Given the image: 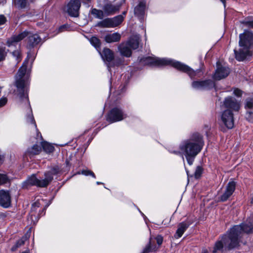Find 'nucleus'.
Instances as JSON below:
<instances>
[{
    "label": "nucleus",
    "mask_w": 253,
    "mask_h": 253,
    "mask_svg": "<svg viewBox=\"0 0 253 253\" xmlns=\"http://www.w3.org/2000/svg\"><path fill=\"white\" fill-rule=\"evenodd\" d=\"M204 145L202 136L199 133H195L189 138L183 140L179 144V148L183 152L188 164L192 165Z\"/></svg>",
    "instance_id": "obj_1"
},
{
    "label": "nucleus",
    "mask_w": 253,
    "mask_h": 253,
    "mask_svg": "<svg viewBox=\"0 0 253 253\" xmlns=\"http://www.w3.org/2000/svg\"><path fill=\"white\" fill-rule=\"evenodd\" d=\"M140 61L142 64L150 66H161L169 65L179 71L186 73L191 78L196 76L201 77L199 75V74L201 72L200 70L194 71L188 66L172 59L148 56L141 59Z\"/></svg>",
    "instance_id": "obj_2"
},
{
    "label": "nucleus",
    "mask_w": 253,
    "mask_h": 253,
    "mask_svg": "<svg viewBox=\"0 0 253 253\" xmlns=\"http://www.w3.org/2000/svg\"><path fill=\"white\" fill-rule=\"evenodd\" d=\"M239 38L240 48L238 51L234 50V52L236 59L241 61L251 56L250 49L253 46V32L245 30L240 34Z\"/></svg>",
    "instance_id": "obj_3"
},
{
    "label": "nucleus",
    "mask_w": 253,
    "mask_h": 253,
    "mask_svg": "<svg viewBox=\"0 0 253 253\" xmlns=\"http://www.w3.org/2000/svg\"><path fill=\"white\" fill-rule=\"evenodd\" d=\"M59 169L57 168H53L50 170L44 173V178L38 179L35 174H32L23 182V188H28L30 186H37L40 187H45L52 180L53 175L58 173Z\"/></svg>",
    "instance_id": "obj_4"
},
{
    "label": "nucleus",
    "mask_w": 253,
    "mask_h": 253,
    "mask_svg": "<svg viewBox=\"0 0 253 253\" xmlns=\"http://www.w3.org/2000/svg\"><path fill=\"white\" fill-rule=\"evenodd\" d=\"M238 246L237 239L228 231L215 242L212 253H224L227 250H230Z\"/></svg>",
    "instance_id": "obj_5"
},
{
    "label": "nucleus",
    "mask_w": 253,
    "mask_h": 253,
    "mask_svg": "<svg viewBox=\"0 0 253 253\" xmlns=\"http://www.w3.org/2000/svg\"><path fill=\"white\" fill-rule=\"evenodd\" d=\"M28 63L27 60H25L23 63L22 66L20 68L16 76L15 84L19 91L20 97L21 98H25L28 104H29L28 96L26 92H25V87L26 86V81L24 76L25 75L27 66L26 64Z\"/></svg>",
    "instance_id": "obj_6"
},
{
    "label": "nucleus",
    "mask_w": 253,
    "mask_h": 253,
    "mask_svg": "<svg viewBox=\"0 0 253 253\" xmlns=\"http://www.w3.org/2000/svg\"><path fill=\"white\" fill-rule=\"evenodd\" d=\"M234 238L237 239L238 245L241 242L244 233H251L253 232V224L250 222L234 226L229 231Z\"/></svg>",
    "instance_id": "obj_7"
},
{
    "label": "nucleus",
    "mask_w": 253,
    "mask_h": 253,
    "mask_svg": "<svg viewBox=\"0 0 253 253\" xmlns=\"http://www.w3.org/2000/svg\"><path fill=\"white\" fill-rule=\"evenodd\" d=\"M126 115L119 107L112 109L107 115L106 120L110 123L119 122L126 118Z\"/></svg>",
    "instance_id": "obj_8"
},
{
    "label": "nucleus",
    "mask_w": 253,
    "mask_h": 253,
    "mask_svg": "<svg viewBox=\"0 0 253 253\" xmlns=\"http://www.w3.org/2000/svg\"><path fill=\"white\" fill-rule=\"evenodd\" d=\"M217 68L213 75V79L220 80L227 77L230 73L229 68L225 66L221 65L219 62L216 63Z\"/></svg>",
    "instance_id": "obj_9"
},
{
    "label": "nucleus",
    "mask_w": 253,
    "mask_h": 253,
    "mask_svg": "<svg viewBox=\"0 0 253 253\" xmlns=\"http://www.w3.org/2000/svg\"><path fill=\"white\" fill-rule=\"evenodd\" d=\"M221 119L223 124L229 129L233 127L234 125V121L233 114L232 111L229 110L224 111L221 115Z\"/></svg>",
    "instance_id": "obj_10"
},
{
    "label": "nucleus",
    "mask_w": 253,
    "mask_h": 253,
    "mask_svg": "<svg viewBox=\"0 0 253 253\" xmlns=\"http://www.w3.org/2000/svg\"><path fill=\"white\" fill-rule=\"evenodd\" d=\"M81 6V2L79 0H71L67 5V12L69 14L73 17H78L79 11Z\"/></svg>",
    "instance_id": "obj_11"
},
{
    "label": "nucleus",
    "mask_w": 253,
    "mask_h": 253,
    "mask_svg": "<svg viewBox=\"0 0 253 253\" xmlns=\"http://www.w3.org/2000/svg\"><path fill=\"white\" fill-rule=\"evenodd\" d=\"M192 87L196 89H209L214 86V84L211 80L203 81H194L192 84Z\"/></svg>",
    "instance_id": "obj_12"
},
{
    "label": "nucleus",
    "mask_w": 253,
    "mask_h": 253,
    "mask_svg": "<svg viewBox=\"0 0 253 253\" xmlns=\"http://www.w3.org/2000/svg\"><path fill=\"white\" fill-rule=\"evenodd\" d=\"M224 106L227 110L238 111L240 108V104L234 98L229 97L225 99Z\"/></svg>",
    "instance_id": "obj_13"
},
{
    "label": "nucleus",
    "mask_w": 253,
    "mask_h": 253,
    "mask_svg": "<svg viewBox=\"0 0 253 253\" xmlns=\"http://www.w3.org/2000/svg\"><path fill=\"white\" fill-rule=\"evenodd\" d=\"M236 182L234 181H229L226 186L224 192L220 197V200L226 201L233 194L235 191Z\"/></svg>",
    "instance_id": "obj_14"
},
{
    "label": "nucleus",
    "mask_w": 253,
    "mask_h": 253,
    "mask_svg": "<svg viewBox=\"0 0 253 253\" xmlns=\"http://www.w3.org/2000/svg\"><path fill=\"white\" fill-rule=\"evenodd\" d=\"M11 204V197L8 191L0 190V206L8 208Z\"/></svg>",
    "instance_id": "obj_15"
},
{
    "label": "nucleus",
    "mask_w": 253,
    "mask_h": 253,
    "mask_svg": "<svg viewBox=\"0 0 253 253\" xmlns=\"http://www.w3.org/2000/svg\"><path fill=\"white\" fill-rule=\"evenodd\" d=\"M28 36V32L24 31L18 35H14L9 39L7 41V44L9 47L16 46L18 42Z\"/></svg>",
    "instance_id": "obj_16"
},
{
    "label": "nucleus",
    "mask_w": 253,
    "mask_h": 253,
    "mask_svg": "<svg viewBox=\"0 0 253 253\" xmlns=\"http://www.w3.org/2000/svg\"><path fill=\"white\" fill-rule=\"evenodd\" d=\"M119 5L113 4L110 2H107L102 7L103 12L106 15L115 14L119 10Z\"/></svg>",
    "instance_id": "obj_17"
},
{
    "label": "nucleus",
    "mask_w": 253,
    "mask_h": 253,
    "mask_svg": "<svg viewBox=\"0 0 253 253\" xmlns=\"http://www.w3.org/2000/svg\"><path fill=\"white\" fill-rule=\"evenodd\" d=\"M100 54L102 59L108 62V68L110 70V66L109 65L110 62L114 59L113 51L108 48H105L103 50L102 53L101 54L100 52Z\"/></svg>",
    "instance_id": "obj_18"
},
{
    "label": "nucleus",
    "mask_w": 253,
    "mask_h": 253,
    "mask_svg": "<svg viewBox=\"0 0 253 253\" xmlns=\"http://www.w3.org/2000/svg\"><path fill=\"white\" fill-rule=\"evenodd\" d=\"M191 224L190 222L187 221L179 223L177 226V229L174 235V238L176 239L180 238Z\"/></svg>",
    "instance_id": "obj_19"
},
{
    "label": "nucleus",
    "mask_w": 253,
    "mask_h": 253,
    "mask_svg": "<svg viewBox=\"0 0 253 253\" xmlns=\"http://www.w3.org/2000/svg\"><path fill=\"white\" fill-rule=\"evenodd\" d=\"M146 9V1L142 0L139 2L138 4L134 8V14L140 19H141L144 15Z\"/></svg>",
    "instance_id": "obj_20"
},
{
    "label": "nucleus",
    "mask_w": 253,
    "mask_h": 253,
    "mask_svg": "<svg viewBox=\"0 0 253 253\" xmlns=\"http://www.w3.org/2000/svg\"><path fill=\"white\" fill-rule=\"evenodd\" d=\"M118 50L121 54L124 56L129 57L131 55V48L126 43V42H123L118 46Z\"/></svg>",
    "instance_id": "obj_21"
},
{
    "label": "nucleus",
    "mask_w": 253,
    "mask_h": 253,
    "mask_svg": "<svg viewBox=\"0 0 253 253\" xmlns=\"http://www.w3.org/2000/svg\"><path fill=\"white\" fill-rule=\"evenodd\" d=\"M39 207V204L38 203H35L32 205L30 214L28 217V220L31 224H35L39 220V217L37 216L35 213L37 208Z\"/></svg>",
    "instance_id": "obj_22"
},
{
    "label": "nucleus",
    "mask_w": 253,
    "mask_h": 253,
    "mask_svg": "<svg viewBox=\"0 0 253 253\" xmlns=\"http://www.w3.org/2000/svg\"><path fill=\"white\" fill-rule=\"evenodd\" d=\"M105 41L107 43L118 42L121 39V35L117 32L112 34H108L105 36Z\"/></svg>",
    "instance_id": "obj_23"
},
{
    "label": "nucleus",
    "mask_w": 253,
    "mask_h": 253,
    "mask_svg": "<svg viewBox=\"0 0 253 253\" xmlns=\"http://www.w3.org/2000/svg\"><path fill=\"white\" fill-rule=\"evenodd\" d=\"M140 37L138 35H134L130 38L126 43L132 49H137L139 46Z\"/></svg>",
    "instance_id": "obj_24"
},
{
    "label": "nucleus",
    "mask_w": 253,
    "mask_h": 253,
    "mask_svg": "<svg viewBox=\"0 0 253 253\" xmlns=\"http://www.w3.org/2000/svg\"><path fill=\"white\" fill-rule=\"evenodd\" d=\"M41 41V39L37 34H33L28 37V45L29 47H34L39 44Z\"/></svg>",
    "instance_id": "obj_25"
},
{
    "label": "nucleus",
    "mask_w": 253,
    "mask_h": 253,
    "mask_svg": "<svg viewBox=\"0 0 253 253\" xmlns=\"http://www.w3.org/2000/svg\"><path fill=\"white\" fill-rule=\"evenodd\" d=\"M41 150V148L40 146H38L37 144H35L27 150L26 154L29 156L37 155L40 153Z\"/></svg>",
    "instance_id": "obj_26"
},
{
    "label": "nucleus",
    "mask_w": 253,
    "mask_h": 253,
    "mask_svg": "<svg viewBox=\"0 0 253 253\" xmlns=\"http://www.w3.org/2000/svg\"><path fill=\"white\" fill-rule=\"evenodd\" d=\"M111 18H106L99 22L97 26L101 28H113Z\"/></svg>",
    "instance_id": "obj_27"
},
{
    "label": "nucleus",
    "mask_w": 253,
    "mask_h": 253,
    "mask_svg": "<svg viewBox=\"0 0 253 253\" xmlns=\"http://www.w3.org/2000/svg\"><path fill=\"white\" fill-rule=\"evenodd\" d=\"M157 246L152 247V238H150L148 244L145 247L143 250L142 253H149L156 252L158 250Z\"/></svg>",
    "instance_id": "obj_28"
},
{
    "label": "nucleus",
    "mask_w": 253,
    "mask_h": 253,
    "mask_svg": "<svg viewBox=\"0 0 253 253\" xmlns=\"http://www.w3.org/2000/svg\"><path fill=\"white\" fill-rule=\"evenodd\" d=\"M30 114L26 116V121L28 123H29L33 126V127L35 128L37 131H38L37 127L36 122L34 120L33 114L32 113L31 109H30Z\"/></svg>",
    "instance_id": "obj_29"
},
{
    "label": "nucleus",
    "mask_w": 253,
    "mask_h": 253,
    "mask_svg": "<svg viewBox=\"0 0 253 253\" xmlns=\"http://www.w3.org/2000/svg\"><path fill=\"white\" fill-rule=\"evenodd\" d=\"M113 28L115 27L120 25L123 21L124 17L122 15H118L113 18H111Z\"/></svg>",
    "instance_id": "obj_30"
},
{
    "label": "nucleus",
    "mask_w": 253,
    "mask_h": 253,
    "mask_svg": "<svg viewBox=\"0 0 253 253\" xmlns=\"http://www.w3.org/2000/svg\"><path fill=\"white\" fill-rule=\"evenodd\" d=\"M41 145L44 151L46 153H51L54 150V147L47 142H42Z\"/></svg>",
    "instance_id": "obj_31"
},
{
    "label": "nucleus",
    "mask_w": 253,
    "mask_h": 253,
    "mask_svg": "<svg viewBox=\"0 0 253 253\" xmlns=\"http://www.w3.org/2000/svg\"><path fill=\"white\" fill-rule=\"evenodd\" d=\"M103 10H98L95 8H93L91 10V14L93 15L95 17L98 19H102L104 16Z\"/></svg>",
    "instance_id": "obj_32"
},
{
    "label": "nucleus",
    "mask_w": 253,
    "mask_h": 253,
    "mask_svg": "<svg viewBox=\"0 0 253 253\" xmlns=\"http://www.w3.org/2000/svg\"><path fill=\"white\" fill-rule=\"evenodd\" d=\"M245 108L246 110L253 111V98H247L245 103Z\"/></svg>",
    "instance_id": "obj_33"
},
{
    "label": "nucleus",
    "mask_w": 253,
    "mask_h": 253,
    "mask_svg": "<svg viewBox=\"0 0 253 253\" xmlns=\"http://www.w3.org/2000/svg\"><path fill=\"white\" fill-rule=\"evenodd\" d=\"M27 239L28 238L26 236L23 237L21 239H20L16 242L15 246L12 248V250L14 251L16 250L17 248L23 245L25 243V242L27 240Z\"/></svg>",
    "instance_id": "obj_34"
},
{
    "label": "nucleus",
    "mask_w": 253,
    "mask_h": 253,
    "mask_svg": "<svg viewBox=\"0 0 253 253\" xmlns=\"http://www.w3.org/2000/svg\"><path fill=\"white\" fill-rule=\"evenodd\" d=\"M90 42L96 48H99L100 46V41L96 37H92L90 38Z\"/></svg>",
    "instance_id": "obj_35"
},
{
    "label": "nucleus",
    "mask_w": 253,
    "mask_h": 253,
    "mask_svg": "<svg viewBox=\"0 0 253 253\" xmlns=\"http://www.w3.org/2000/svg\"><path fill=\"white\" fill-rule=\"evenodd\" d=\"M12 54L15 58L17 63L19 62L21 60V55L20 51L19 50H15L12 52Z\"/></svg>",
    "instance_id": "obj_36"
},
{
    "label": "nucleus",
    "mask_w": 253,
    "mask_h": 253,
    "mask_svg": "<svg viewBox=\"0 0 253 253\" xmlns=\"http://www.w3.org/2000/svg\"><path fill=\"white\" fill-rule=\"evenodd\" d=\"M246 119L251 123L253 122V112L251 110H247L246 114Z\"/></svg>",
    "instance_id": "obj_37"
},
{
    "label": "nucleus",
    "mask_w": 253,
    "mask_h": 253,
    "mask_svg": "<svg viewBox=\"0 0 253 253\" xmlns=\"http://www.w3.org/2000/svg\"><path fill=\"white\" fill-rule=\"evenodd\" d=\"M203 172V169L201 167L198 166L197 167L194 173V176L196 178H199Z\"/></svg>",
    "instance_id": "obj_38"
},
{
    "label": "nucleus",
    "mask_w": 253,
    "mask_h": 253,
    "mask_svg": "<svg viewBox=\"0 0 253 253\" xmlns=\"http://www.w3.org/2000/svg\"><path fill=\"white\" fill-rule=\"evenodd\" d=\"M8 180V178L6 175L0 173V185L6 183Z\"/></svg>",
    "instance_id": "obj_39"
},
{
    "label": "nucleus",
    "mask_w": 253,
    "mask_h": 253,
    "mask_svg": "<svg viewBox=\"0 0 253 253\" xmlns=\"http://www.w3.org/2000/svg\"><path fill=\"white\" fill-rule=\"evenodd\" d=\"M17 4L19 7L21 8H25L27 5V0H17Z\"/></svg>",
    "instance_id": "obj_40"
},
{
    "label": "nucleus",
    "mask_w": 253,
    "mask_h": 253,
    "mask_svg": "<svg viewBox=\"0 0 253 253\" xmlns=\"http://www.w3.org/2000/svg\"><path fill=\"white\" fill-rule=\"evenodd\" d=\"M240 23L245 25L246 26L253 28V20L250 21L247 19H245L243 21H241Z\"/></svg>",
    "instance_id": "obj_41"
},
{
    "label": "nucleus",
    "mask_w": 253,
    "mask_h": 253,
    "mask_svg": "<svg viewBox=\"0 0 253 253\" xmlns=\"http://www.w3.org/2000/svg\"><path fill=\"white\" fill-rule=\"evenodd\" d=\"M6 53L4 48L0 47V62L3 61L6 56Z\"/></svg>",
    "instance_id": "obj_42"
},
{
    "label": "nucleus",
    "mask_w": 253,
    "mask_h": 253,
    "mask_svg": "<svg viewBox=\"0 0 253 253\" xmlns=\"http://www.w3.org/2000/svg\"><path fill=\"white\" fill-rule=\"evenodd\" d=\"M81 173L86 176L91 175L94 178H95V176L94 173L91 170H83L82 171Z\"/></svg>",
    "instance_id": "obj_43"
},
{
    "label": "nucleus",
    "mask_w": 253,
    "mask_h": 253,
    "mask_svg": "<svg viewBox=\"0 0 253 253\" xmlns=\"http://www.w3.org/2000/svg\"><path fill=\"white\" fill-rule=\"evenodd\" d=\"M169 151L170 153L174 154L176 155H181L182 156V157L184 156V155H183V152L179 149V150H169Z\"/></svg>",
    "instance_id": "obj_44"
},
{
    "label": "nucleus",
    "mask_w": 253,
    "mask_h": 253,
    "mask_svg": "<svg viewBox=\"0 0 253 253\" xmlns=\"http://www.w3.org/2000/svg\"><path fill=\"white\" fill-rule=\"evenodd\" d=\"M156 240L158 246H160L163 243V238L162 236L158 235L156 237Z\"/></svg>",
    "instance_id": "obj_45"
},
{
    "label": "nucleus",
    "mask_w": 253,
    "mask_h": 253,
    "mask_svg": "<svg viewBox=\"0 0 253 253\" xmlns=\"http://www.w3.org/2000/svg\"><path fill=\"white\" fill-rule=\"evenodd\" d=\"M234 94L236 96L240 97L242 94V91L238 88H236L234 90Z\"/></svg>",
    "instance_id": "obj_46"
},
{
    "label": "nucleus",
    "mask_w": 253,
    "mask_h": 253,
    "mask_svg": "<svg viewBox=\"0 0 253 253\" xmlns=\"http://www.w3.org/2000/svg\"><path fill=\"white\" fill-rule=\"evenodd\" d=\"M7 100L6 98H1L0 99V107L3 106L7 103Z\"/></svg>",
    "instance_id": "obj_47"
},
{
    "label": "nucleus",
    "mask_w": 253,
    "mask_h": 253,
    "mask_svg": "<svg viewBox=\"0 0 253 253\" xmlns=\"http://www.w3.org/2000/svg\"><path fill=\"white\" fill-rule=\"evenodd\" d=\"M6 21V17L3 15H0V25L4 24Z\"/></svg>",
    "instance_id": "obj_48"
},
{
    "label": "nucleus",
    "mask_w": 253,
    "mask_h": 253,
    "mask_svg": "<svg viewBox=\"0 0 253 253\" xmlns=\"http://www.w3.org/2000/svg\"><path fill=\"white\" fill-rule=\"evenodd\" d=\"M123 63V61L121 59H116L114 62V65L119 66Z\"/></svg>",
    "instance_id": "obj_49"
},
{
    "label": "nucleus",
    "mask_w": 253,
    "mask_h": 253,
    "mask_svg": "<svg viewBox=\"0 0 253 253\" xmlns=\"http://www.w3.org/2000/svg\"><path fill=\"white\" fill-rule=\"evenodd\" d=\"M65 28V25L61 26L58 29V32H61L63 31V29Z\"/></svg>",
    "instance_id": "obj_50"
},
{
    "label": "nucleus",
    "mask_w": 253,
    "mask_h": 253,
    "mask_svg": "<svg viewBox=\"0 0 253 253\" xmlns=\"http://www.w3.org/2000/svg\"><path fill=\"white\" fill-rule=\"evenodd\" d=\"M3 156L0 153V164L1 163V162L3 161Z\"/></svg>",
    "instance_id": "obj_51"
},
{
    "label": "nucleus",
    "mask_w": 253,
    "mask_h": 253,
    "mask_svg": "<svg viewBox=\"0 0 253 253\" xmlns=\"http://www.w3.org/2000/svg\"><path fill=\"white\" fill-rule=\"evenodd\" d=\"M202 253H208V251L206 249H203Z\"/></svg>",
    "instance_id": "obj_52"
},
{
    "label": "nucleus",
    "mask_w": 253,
    "mask_h": 253,
    "mask_svg": "<svg viewBox=\"0 0 253 253\" xmlns=\"http://www.w3.org/2000/svg\"><path fill=\"white\" fill-rule=\"evenodd\" d=\"M222 2V3L224 5V7H225L226 6V4H225V0H220Z\"/></svg>",
    "instance_id": "obj_53"
},
{
    "label": "nucleus",
    "mask_w": 253,
    "mask_h": 253,
    "mask_svg": "<svg viewBox=\"0 0 253 253\" xmlns=\"http://www.w3.org/2000/svg\"><path fill=\"white\" fill-rule=\"evenodd\" d=\"M39 135L40 136L41 138H42L41 133L40 132H37V137H38Z\"/></svg>",
    "instance_id": "obj_54"
},
{
    "label": "nucleus",
    "mask_w": 253,
    "mask_h": 253,
    "mask_svg": "<svg viewBox=\"0 0 253 253\" xmlns=\"http://www.w3.org/2000/svg\"><path fill=\"white\" fill-rule=\"evenodd\" d=\"M84 2H88L91 1V0H83Z\"/></svg>",
    "instance_id": "obj_55"
},
{
    "label": "nucleus",
    "mask_w": 253,
    "mask_h": 253,
    "mask_svg": "<svg viewBox=\"0 0 253 253\" xmlns=\"http://www.w3.org/2000/svg\"><path fill=\"white\" fill-rule=\"evenodd\" d=\"M22 253H29V250H27L24 252H23Z\"/></svg>",
    "instance_id": "obj_56"
},
{
    "label": "nucleus",
    "mask_w": 253,
    "mask_h": 253,
    "mask_svg": "<svg viewBox=\"0 0 253 253\" xmlns=\"http://www.w3.org/2000/svg\"><path fill=\"white\" fill-rule=\"evenodd\" d=\"M155 246H156L154 243H153L152 242V247H155Z\"/></svg>",
    "instance_id": "obj_57"
},
{
    "label": "nucleus",
    "mask_w": 253,
    "mask_h": 253,
    "mask_svg": "<svg viewBox=\"0 0 253 253\" xmlns=\"http://www.w3.org/2000/svg\"><path fill=\"white\" fill-rule=\"evenodd\" d=\"M97 184H101V182H97Z\"/></svg>",
    "instance_id": "obj_58"
},
{
    "label": "nucleus",
    "mask_w": 253,
    "mask_h": 253,
    "mask_svg": "<svg viewBox=\"0 0 253 253\" xmlns=\"http://www.w3.org/2000/svg\"><path fill=\"white\" fill-rule=\"evenodd\" d=\"M251 202H252V203H253V198L252 199Z\"/></svg>",
    "instance_id": "obj_59"
},
{
    "label": "nucleus",
    "mask_w": 253,
    "mask_h": 253,
    "mask_svg": "<svg viewBox=\"0 0 253 253\" xmlns=\"http://www.w3.org/2000/svg\"><path fill=\"white\" fill-rule=\"evenodd\" d=\"M44 211V209L42 210V212H43Z\"/></svg>",
    "instance_id": "obj_60"
}]
</instances>
